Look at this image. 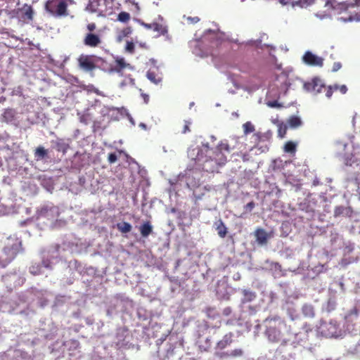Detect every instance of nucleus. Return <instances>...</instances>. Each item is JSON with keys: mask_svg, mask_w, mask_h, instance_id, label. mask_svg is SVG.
<instances>
[{"mask_svg": "<svg viewBox=\"0 0 360 360\" xmlns=\"http://www.w3.org/2000/svg\"><path fill=\"white\" fill-rule=\"evenodd\" d=\"M86 31L87 32H92V33H96V32H101V30L96 31V24L95 22H90L86 25Z\"/></svg>", "mask_w": 360, "mask_h": 360, "instance_id": "c85d7f7f", "label": "nucleus"}, {"mask_svg": "<svg viewBox=\"0 0 360 360\" xmlns=\"http://www.w3.org/2000/svg\"><path fill=\"white\" fill-rule=\"evenodd\" d=\"M243 294L244 296L243 302H251L256 297L255 292L248 290H243Z\"/></svg>", "mask_w": 360, "mask_h": 360, "instance_id": "aec40b11", "label": "nucleus"}, {"mask_svg": "<svg viewBox=\"0 0 360 360\" xmlns=\"http://www.w3.org/2000/svg\"><path fill=\"white\" fill-rule=\"evenodd\" d=\"M191 124V122L185 121L184 126V128H183L182 131H181L183 134H186L187 132L191 131V129H190Z\"/></svg>", "mask_w": 360, "mask_h": 360, "instance_id": "72a5a7b5", "label": "nucleus"}, {"mask_svg": "<svg viewBox=\"0 0 360 360\" xmlns=\"http://www.w3.org/2000/svg\"><path fill=\"white\" fill-rule=\"evenodd\" d=\"M338 84H334L333 86H328L326 88V97L330 98L332 96L333 91H338Z\"/></svg>", "mask_w": 360, "mask_h": 360, "instance_id": "cd10ccee", "label": "nucleus"}, {"mask_svg": "<svg viewBox=\"0 0 360 360\" xmlns=\"http://www.w3.org/2000/svg\"><path fill=\"white\" fill-rule=\"evenodd\" d=\"M151 30L157 32L159 34L165 35L167 33V28L163 24L153 22L151 23Z\"/></svg>", "mask_w": 360, "mask_h": 360, "instance_id": "dca6fc26", "label": "nucleus"}, {"mask_svg": "<svg viewBox=\"0 0 360 360\" xmlns=\"http://www.w3.org/2000/svg\"><path fill=\"white\" fill-rule=\"evenodd\" d=\"M233 337L234 335L231 332L225 334L222 339L217 342L215 349L223 350L230 346L233 342Z\"/></svg>", "mask_w": 360, "mask_h": 360, "instance_id": "9d476101", "label": "nucleus"}, {"mask_svg": "<svg viewBox=\"0 0 360 360\" xmlns=\"http://www.w3.org/2000/svg\"><path fill=\"white\" fill-rule=\"evenodd\" d=\"M112 4L109 0H89L85 10L98 17H105L112 12Z\"/></svg>", "mask_w": 360, "mask_h": 360, "instance_id": "7ed1b4c3", "label": "nucleus"}, {"mask_svg": "<svg viewBox=\"0 0 360 360\" xmlns=\"http://www.w3.org/2000/svg\"><path fill=\"white\" fill-rule=\"evenodd\" d=\"M147 77L155 84H157L159 82V80L156 79V74L154 72L148 71L147 72Z\"/></svg>", "mask_w": 360, "mask_h": 360, "instance_id": "c756f323", "label": "nucleus"}, {"mask_svg": "<svg viewBox=\"0 0 360 360\" xmlns=\"http://www.w3.org/2000/svg\"><path fill=\"white\" fill-rule=\"evenodd\" d=\"M130 18V14L125 11L120 12L117 15V20L122 22H128Z\"/></svg>", "mask_w": 360, "mask_h": 360, "instance_id": "b1692460", "label": "nucleus"}, {"mask_svg": "<svg viewBox=\"0 0 360 360\" xmlns=\"http://www.w3.org/2000/svg\"><path fill=\"white\" fill-rule=\"evenodd\" d=\"M256 240L259 245H265L268 241V235L263 229H257L255 232Z\"/></svg>", "mask_w": 360, "mask_h": 360, "instance_id": "ddd939ff", "label": "nucleus"}, {"mask_svg": "<svg viewBox=\"0 0 360 360\" xmlns=\"http://www.w3.org/2000/svg\"><path fill=\"white\" fill-rule=\"evenodd\" d=\"M142 96L144 99L145 103H147L149 101V96L146 94H142Z\"/></svg>", "mask_w": 360, "mask_h": 360, "instance_id": "37998d69", "label": "nucleus"}, {"mask_svg": "<svg viewBox=\"0 0 360 360\" xmlns=\"http://www.w3.org/2000/svg\"><path fill=\"white\" fill-rule=\"evenodd\" d=\"M230 152L229 144L221 142L214 148H210L208 143H206L200 148L189 149L188 155L198 165L202 167L203 171L213 173L218 172L219 167L226 164L227 155Z\"/></svg>", "mask_w": 360, "mask_h": 360, "instance_id": "f257e3e1", "label": "nucleus"}, {"mask_svg": "<svg viewBox=\"0 0 360 360\" xmlns=\"http://www.w3.org/2000/svg\"><path fill=\"white\" fill-rule=\"evenodd\" d=\"M306 91L314 94L320 93L322 89H325V85L322 83L321 80L319 78H314L311 82H306L304 84Z\"/></svg>", "mask_w": 360, "mask_h": 360, "instance_id": "0eeeda50", "label": "nucleus"}, {"mask_svg": "<svg viewBox=\"0 0 360 360\" xmlns=\"http://www.w3.org/2000/svg\"><path fill=\"white\" fill-rule=\"evenodd\" d=\"M309 310V311H312L313 309L311 307H304V311Z\"/></svg>", "mask_w": 360, "mask_h": 360, "instance_id": "c03bdc74", "label": "nucleus"}, {"mask_svg": "<svg viewBox=\"0 0 360 360\" xmlns=\"http://www.w3.org/2000/svg\"><path fill=\"white\" fill-rule=\"evenodd\" d=\"M303 61L309 65L322 67L323 59L313 54L310 51H307L303 56Z\"/></svg>", "mask_w": 360, "mask_h": 360, "instance_id": "1a4fd4ad", "label": "nucleus"}, {"mask_svg": "<svg viewBox=\"0 0 360 360\" xmlns=\"http://www.w3.org/2000/svg\"><path fill=\"white\" fill-rule=\"evenodd\" d=\"M11 260H2L0 259V269L5 268L9 263Z\"/></svg>", "mask_w": 360, "mask_h": 360, "instance_id": "58836bf2", "label": "nucleus"}, {"mask_svg": "<svg viewBox=\"0 0 360 360\" xmlns=\"http://www.w3.org/2000/svg\"><path fill=\"white\" fill-rule=\"evenodd\" d=\"M131 28L127 27V28H126V29H124V30H123V34H124V36H127V35H128L129 34H130V33H131Z\"/></svg>", "mask_w": 360, "mask_h": 360, "instance_id": "79ce46f5", "label": "nucleus"}, {"mask_svg": "<svg viewBox=\"0 0 360 360\" xmlns=\"http://www.w3.org/2000/svg\"><path fill=\"white\" fill-rule=\"evenodd\" d=\"M134 44L132 41H127L125 46V50L130 53H133L134 52Z\"/></svg>", "mask_w": 360, "mask_h": 360, "instance_id": "7c9ffc66", "label": "nucleus"}, {"mask_svg": "<svg viewBox=\"0 0 360 360\" xmlns=\"http://www.w3.org/2000/svg\"><path fill=\"white\" fill-rule=\"evenodd\" d=\"M214 226L219 237L224 238L226 236L227 228L221 219L215 221Z\"/></svg>", "mask_w": 360, "mask_h": 360, "instance_id": "4468645a", "label": "nucleus"}, {"mask_svg": "<svg viewBox=\"0 0 360 360\" xmlns=\"http://www.w3.org/2000/svg\"><path fill=\"white\" fill-rule=\"evenodd\" d=\"M215 356L221 359L230 358L229 352H215Z\"/></svg>", "mask_w": 360, "mask_h": 360, "instance_id": "473e14b6", "label": "nucleus"}, {"mask_svg": "<svg viewBox=\"0 0 360 360\" xmlns=\"http://www.w3.org/2000/svg\"><path fill=\"white\" fill-rule=\"evenodd\" d=\"M83 44L90 48L101 47L104 44L103 35L101 32H86L83 38Z\"/></svg>", "mask_w": 360, "mask_h": 360, "instance_id": "39448f33", "label": "nucleus"}, {"mask_svg": "<svg viewBox=\"0 0 360 360\" xmlns=\"http://www.w3.org/2000/svg\"><path fill=\"white\" fill-rule=\"evenodd\" d=\"M243 128L245 134H250L255 131V127L250 122H247L243 124Z\"/></svg>", "mask_w": 360, "mask_h": 360, "instance_id": "a878e982", "label": "nucleus"}, {"mask_svg": "<svg viewBox=\"0 0 360 360\" xmlns=\"http://www.w3.org/2000/svg\"><path fill=\"white\" fill-rule=\"evenodd\" d=\"M126 68H131L130 64L126 63L124 58H117L115 60V65L112 68L111 70L117 73H121Z\"/></svg>", "mask_w": 360, "mask_h": 360, "instance_id": "f8f14e48", "label": "nucleus"}, {"mask_svg": "<svg viewBox=\"0 0 360 360\" xmlns=\"http://www.w3.org/2000/svg\"><path fill=\"white\" fill-rule=\"evenodd\" d=\"M342 67V65L339 62H337V63H334L333 65V72H337L338 70H339Z\"/></svg>", "mask_w": 360, "mask_h": 360, "instance_id": "4c0bfd02", "label": "nucleus"}, {"mask_svg": "<svg viewBox=\"0 0 360 360\" xmlns=\"http://www.w3.org/2000/svg\"><path fill=\"white\" fill-rule=\"evenodd\" d=\"M327 326H327L326 324L323 325V326H321V328H322V331H321V333H322L325 336H330V335H333V333H324L323 328H327Z\"/></svg>", "mask_w": 360, "mask_h": 360, "instance_id": "a19ab883", "label": "nucleus"}, {"mask_svg": "<svg viewBox=\"0 0 360 360\" xmlns=\"http://www.w3.org/2000/svg\"><path fill=\"white\" fill-rule=\"evenodd\" d=\"M34 155L37 160H43L47 156L48 150L43 146H39L35 149Z\"/></svg>", "mask_w": 360, "mask_h": 360, "instance_id": "f3484780", "label": "nucleus"}, {"mask_svg": "<svg viewBox=\"0 0 360 360\" xmlns=\"http://www.w3.org/2000/svg\"><path fill=\"white\" fill-rule=\"evenodd\" d=\"M268 105L272 108L279 107L280 104L276 101L269 102Z\"/></svg>", "mask_w": 360, "mask_h": 360, "instance_id": "ea45409f", "label": "nucleus"}, {"mask_svg": "<svg viewBox=\"0 0 360 360\" xmlns=\"http://www.w3.org/2000/svg\"><path fill=\"white\" fill-rule=\"evenodd\" d=\"M288 130V126L286 124H280L278 129V136L283 139L285 137Z\"/></svg>", "mask_w": 360, "mask_h": 360, "instance_id": "bb28decb", "label": "nucleus"}, {"mask_svg": "<svg viewBox=\"0 0 360 360\" xmlns=\"http://www.w3.org/2000/svg\"><path fill=\"white\" fill-rule=\"evenodd\" d=\"M78 62L80 68L86 71H92L96 68L91 56L81 55Z\"/></svg>", "mask_w": 360, "mask_h": 360, "instance_id": "6e6552de", "label": "nucleus"}, {"mask_svg": "<svg viewBox=\"0 0 360 360\" xmlns=\"http://www.w3.org/2000/svg\"><path fill=\"white\" fill-rule=\"evenodd\" d=\"M338 90H339L341 92V94H345L347 91V87L345 84L338 85Z\"/></svg>", "mask_w": 360, "mask_h": 360, "instance_id": "e433bc0d", "label": "nucleus"}, {"mask_svg": "<svg viewBox=\"0 0 360 360\" xmlns=\"http://www.w3.org/2000/svg\"><path fill=\"white\" fill-rule=\"evenodd\" d=\"M255 207V202L253 201H251V202H248V204H246V205L245 206V209L246 211L251 212Z\"/></svg>", "mask_w": 360, "mask_h": 360, "instance_id": "c9c22d12", "label": "nucleus"}, {"mask_svg": "<svg viewBox=\"0 0 360 360\" xmlns=\"http://www.w3.org/2000/svg\"><path fill=\"white\" fill-rule=\"evenodd\" d=\"M117 229L120 232L127 233L131 231V225L128 222H122L117 224Z\"/></svg>", "mask_w": 360, "mask_h": 360, "instance_id": "412c9836", "label": "nucleus"}, {"mask_svg": "<svg viewBox=\"0 0 360 360\" xmlns=\"http://www.w3.org/2000/svg\"><path fill=\"white\" fill-rule=\"evenodd\" d=\"M264 335L269 342H281V345L287 343L286 335L289 332V327L283 319L280 317L268 318L264 321Z\"/></svg>", "mask_w": 360, "mask_h": 360, "instance_id": "f03ea898", "label": "nucleus"}, {"mask_svg": "<svg viewBox=\"0 0 360 360\" xmlns=\"http://www.w3.org/2000/svg\"><path fill=\"white\" fill-rule=\"evenodd\" d=\"M145 27L148 29L151 30V23L150 24H145Z\"/></svg>", "mask_w": 360, "mask_h": 360, "instance_id": "a18cd8bd", "label": "nucleus"}, {"mask_svg": "<svg viewBox=\"0 0 360 360\" xmlns=\"http://www.w3.org/2000/svg\"><path fill=\"white\" fill-rule=\"evenodd\" d=\"M93 120V117L91 114L89 112H84L80 117H79V121L80 122L88 124H89Z\"/></svg>", "mask_w": 360, "mask_h": 360, "instance_id": "4be33fe9", "label": "nucleus"}, {"mask_svg": "<svg viewBox=\"0 0 360 360\" xmlns=\"http://www.w3.org/2000/svg\"><path fill=\"white\" fill-rule=\"evenodd\" d=\"M297 144L293 141H289L284 145L283 150L285 153L294 154L296 152Z\"/></svg>", "mask_w": 360, "mask_h": 360, "instance_id": "6ab92c4d", "label": "nucleus"}, {"mask_svg": "<svg viewBox=\"0 0 360 360\" xmlns=\"http://www.w3.org/2000/svg\"><path fill=\"white\" fill-rule=\"evenodd\" d=\"M244 355V351L241 348H236L229 351V357L230 358H240Z\"/></svg>", "mask_w": 360, "mask_h": 360, "instance_id": "5701e85b", "label": "nucleus"}, {"mask_svg": "<svg viewBox=\"0 0 360 360\" xmlns=\"http://www.w3.org/2000/svg\"><path fill=\"white\" fill-rule=\"evenodd\" d=\"M118 153H119L120 154H121V153H122V150H118Z\"/></svg>", "mask_w": 360, "mask_h": 360, "instance_id": "49530a36", "label": "nucleus"}, {"mask_svg": "<svg viewBox=\"0 0 360 360\" xmlns=\"http://www.w3.org/2000/svg\"><path fill=\"white\" fill-rule=\"evenodd\" d=\"M18 278L19 276L16 274H7L2 276V281L8 291L11 292L16 287L15 283Z\"/></svg>", "mask_w": 360, "mask_h": 360, "instance_id": "9b49d317", "label": "nucleus"}, {"mask_svg": "<svg viewBox=\"0 0 360 360\" xmlns=\"http://www.w3.org/2000/svg\"><path fill=\"white\" fill-rule=\"evenodd\" d=\"M117 160V155L115 153H110L108 156V161L110 164H113Z\"/></svg>", "mask_w": 360, "mask_h": 360, "instance_id": "2f4dec72", "label": "nucleus"}, {"mask_svg": "<svg viewBox=\"0 0 360 360\" xmlns=\"http://www.w3.org/2000/svg\"><path fill=\"white\" fill-rule=\"evenodd\" d=\"M139 231L142 237L147 238L153 233V226L149 221H147L139 227Z\"/></svg>", "mask_w": 360, "mask_h": 360, "instance_id": "2eb2a0df", "label": "nucleus"}, {"mask_svg": "<svg viewBox=\"0 0 360 360\" xmlns=\"http://www.w3.org/2000/svg\"><path fill=\"white\" fill-rule=\"evenodd\" d=\"M68 4L64 0H52L46 4V9L49 13L58 16H65L68 15Z\"/></svg>", "mask_w": 360, "mask_h": 360, "instance_id": "20e7f679", "label": "nucleus"}, {"mask_svg": "<svg viewBox=\"0 0 360 360\" xmlns=\"http://www.w3.org/2000/svg\"><path fill=\"white\" fill-rule=\"evenodd\" d=\"M20 20L25 23H29L33 20L34 11L31 5L25 4L18 10Z\"/></svg>", "mask_w": 360, "mask_h": 360, "instance_id": "423d86ee", "label": "nucleus"}, {"mask_svg": "<svg viewBox=\"0 0 360 360\" xmlns=\"http://www.w3.org/2000/svg\"><path fill=\"white\" fill-rule=\"evenodd\" d=\"M288 125L291 128H297L302 124L301 119L297 116H291L288 121Z\"/></svg>", "mask_w": 360, "mask_h": 360, "instance_id": "a211bd4d", "label": "nucleus"}, {"mask_svg": "<svg viewBox=\"0 0 360 360\" xmlns=\"http://www.w3.org/2000/svg\"><path fill=\"white\" fill-rule=\"evenodd\" d=\"M187 22L190 24H195L200 21V18L197 16L195 17H187Z\"/></svg>", "mask_w": 360, "mask_h": 360, "instance_id": "f704fd0d", "label": "nucleus"}, {"mask_svg": "<svg viewBox=\"0 0 360 360\" xmlns=\"http://www.w3.org/2000/svg\"><path fill=\"white\" fill-rule=\"evenodd\" d=\"M217 39H220V37L218 36V34L217 35Z\"/></svg>", "mask_w": 360, "mask_h": 360, "instance_id": "de8ad7c7", "label": "nucleus"}, {"mask_svg": "<svg viewBox=\"0 0 360 360\" xmlns=\"http://www.w3.org/2000/svg\"><path fill=\"white\" fill-rule=\"evenodd\" d=\"M68 144L62 141H58L56 143V150L58 152H63V153H65L68 149Z\"/></svg>", "mask_w": 360, "mask_h": 360, "instance_id": "393cba45", "label": "nucleus"}]
</instances>
